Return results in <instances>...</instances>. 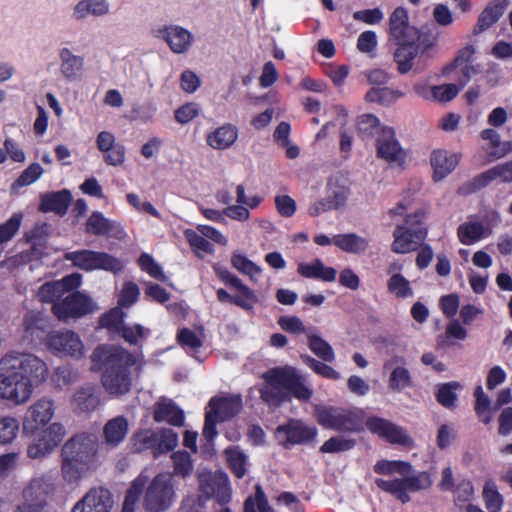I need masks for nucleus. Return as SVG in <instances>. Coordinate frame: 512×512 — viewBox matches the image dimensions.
Here are the masks:
<instances>
[{
  "instance_id": "nucleus-1",
  "label": "nucleus",
  "mask_w": 512,
  "mask_h": 512,
  "mask_svg": "<svg viewBox=\"0 0 512 512\" xmlns=\"http://www.w3.org/2000/svg\"><path fill=\"white\" fill-rule=\"evenodd\" d=\"M49 367L33 353L10 351L0 358V400L22 406L47 381Z\"/></svg>"
},
{
  "instance_id": "nucleus-2",
  "label": "nucleus",
  "mask_w": 512,
  "mask_h": 512,
  "mask_svg": "<svg viewBox=\"0 0 512 512\" xmlns=\"http://www.w3.org/2000/svg\"><path fill=\"white\" fill-rule=\"evenodd\" d=\"M56 403L49 396L35 400L26 410L22 419V433L31 438L27 455L41 459L52 453L63 441L66 428L60 422L51 423L55 417Z\"/></svg>"
},
{
  "instance_id": "nucleus-3",
  "label": "nucleus",
  "mask_w": 512,
  "mask_h": 512,
  "mask_svg": "<svg viewBox=\"0 0 512 512\" xmlns=\"http://www.w3.org/2000/svg\"><path fill=\"white\" fill-rule=\"evenodd\" d=\"M141 496L142 506L146 512L168 510L177 497L172 475L159 473L150 479L148 468L143 469L126 492L122 512H135Z\"/></svg>"
},
{
  "instance_id": "nucleus-4",
  "label": "nucleus",
  "mask_w": 512,
  "mask_h": 512,
  "mask_svg": "<svg viewBox=\"0 0 512 512\" xmlns=\"http://www.w3.org/2000/svg\"><path fill=\"white\" fill-rule=\"evenodd\" d=\"M91 359L103 369L101 382L107 393L121 396L130 391L132 380L129 367L138 364L136 356L122 347L103 345L93 351Z\"/></svg>"
},
{
  "instance_id": "nucleus-5",
  "label": "nucleus",
  "mask_w": 512,
  "mask_h": 512,
  "mask_svg": "<svg viewBox=\"0 0 512 512\" xmlns=\"http://www.w3.org/2000/svg\"><path fill=\"white\" fill-rule=\"evenodd\" d=\"M262 378L260 398L271 408H278L291 398L308 401L313 395L306 379L292 366L271 368Z\"/></svg>"
},
{
  "instance_id": "nucleus-6",
  "label": "nucleus",
  "mask_w": 512,
  "mask_h": 512,
  "mask_svg": "<svg viewBox=\"0 0 512 512\" xmlns=\"http://www.w3.org/2000/svg\"><path fill=\"white\" fill-rule=\"evenodd\" d=\"M44 344L52 355L59 358L79 360L86 353L81 337L70 329L50 331L45 337Z\"/></svg>"
},
{
  "instance_id": "nucleus-7",
  "label": "nucleus",
  "mask_w": 512,
  "mask_h": 512,
  "mask_svg": "<svg viewBox=\"0 0 512 512\" xmlns=\"http://www.w3.org/2000/svg\"><path fill=\"white\" fill-rule=\"evenodd\" d=\"M317 422L326 429L355 432L361 429V419L358 412L328 405L315 408Z\"/></svg>"
},
{
  "instance_id": "nucleus-8",
  "label": "nucleus",
  "mask_w": 512,
  "mask_h": 512,
  "mask_svg": "<svg viewBox=\"0 0 512 512\" xmlns=\"http://www.w3.org/2000/svg\"><path fill=\"white\" fill-rule=\"evenodd\" d=\"M242 407V399L239 395L212 398L209 401L205 415L203 436L211 441L217 435L216 423L225 421L236 415Z\"/></svg>"
},
{
  "instance_id": "nucleus-9",
  "label": "nucleus",
  "mask_w": 512,
  "mask_h": 512,
  "mask_svg": "<svg viewBox=\"0 0 512 512\" xmlns=\"http://www.w3.org/2000/svg\"><path fill=\"white\" fill-rule=\"evenodd\" d=\"M65 259L79 269L85 271L105 270L112 273H119L123 270V262L105 252L92 250H78L65 254Z\"/></svg>"
},
{
  "instance_id": "nucleus-10",
  "label": "nucleus",
  "mask_w": 512,
  "mask_h": 512,
  "mask_svg": "<svg viewBox=\"0 0 512 512\" xmlns=\"http://www.w3.org/2000/svg\"><path fill=\"white\" fill-rule=\"evenodd\" d=\"M97 452V437L92 433H78L64 443L61 457L95 465Z\"/></svg>"
},
{
  "instance_id": "nucleus-11",
  "label": "nucleus",
  "mask_w": 512,
  "mask_h": 512,
  "mask_svg": "<svg viewBox=\"0 0 512 512\" xmlns=\"http://www.w3.org/2000/svg\"><path fill=\"white\" fill-rule=\"evenodd\" d=\"M199 490L206 499L215 497L221 505L231 499V486L227 474L203 469L198 472Z\"/></svg>"
},
{
  "instance_id": "nucleus-12",
  "label": "nucleus",
  "mask_w": 512,
  "mask_h": 512,
  "mask_svg": "<svg viewBox=\"0 0 512 512\" xmlns=\"http://www.w3.org/2000/svg\"><path fill=\"white\" fill-rule=\"evenodd\" d=\"M54 491L53 484L44 477L33 478L24 488L23 502L15 512H42L48 496Z\"/></svg>"
},
{
  "instance_id": "nucleus-13",
  "label": "nucleus",
  "mask_w": 512,
  "mask_h": 512,
  "mask_svg": "<svg viewBox=\"0 0 512 512\" xmlns=\"http://www.w3.org/2000/svg\"><path fill=\"white\" fill-rule=\"evenodd\" d=\"M54 315L60 321L83 317L95 310V303L86 295L76 292L53 304Z\"/></svg>"
},
{
  "instance_id": "nucleus-14",
  "label": "nucleus",
  "mask_w": 512,
  "mask_h": 512,
  "mask_svg": "<svg viewBox=\"0 0 512 512\" xmlns=\"http://www.w3.org/2000/svg\"><path fill=\"white\" fill-rule=\"evenodd\" d=\"M213 270L219 280L226 285L235 288L238 292L236 295H233V304L246 311L254 308L259 299L252 289L245 285L242 280L230 270L218 263L213 265Z\"/></svg>"
},
{
  "instance_id": "nucleus-15",
  "label": "nucleus",
  "mask_w": 512,
  "mask_h": 512,
  "mask_svg": "<svg viewBox=\"0 0 512 512\" xmlns=\"http://www.w3.org/2000/svg\"><path fill=\"white\" fill-rule=\"evenodd\" d=\"M378 157L393 166L401 167L406 160V151L401 147L391 127L383 126L376 138Z\"/></svg>"
},
{
  "instance_id": "nucleus-16",
  "label": "nucleus",
  "mask_w": 512,
  "mask_h": 512,
  "mask_svg": "<svg viewBox=\"0 0 512 512\" xmlns=\"http://www.w3.org/2000/svg\"><path fill=\"white\" fill-rule=\"evenodd\" d=\"M366 427L370 432L378 435L391 444L402 445L408 448L414 446V441L408 435L406 430L387 419L375 416L370 417L366 420Z\"/></svg>"
},
{
  "instance_id": "nucleus-17",
  "label": "nucleus",
  "mask_w": 512,
  "mask_h": 512,
  "mask_svg": "<svg viewBox=\"0 0 512 512\" xmlns=\"http://www.w3.org/2000/svg\"><path fill=\"white\" fill-rule=\"evenodd\" d=\"M366 427L370 432L378 435L391 444L402 445L408 448L414 446V441L408 435L406 430L387 419L375 416L370 417L366 420Z\"/></svg>"
},
{
  "instance_id": "nucleus-18",
  "label": "nucleus",
  "mask_w": 512,
  "mask_h": 512,
  "mask_svg": "<svg viewBox=\"0 0 512 512\" xmlns=\"http://www.w3.org/2000/svg\"><path fill=\"white\" fill-rule=\"evenodd\" d=\"M156 36L163 40L176 55L187 54L194 45V34L183 26L170 24L157 31Z\"/></svg>"
},
{
  "instance_id": "nucleus-19",
  "label": "nucleus",
  "mask_w": 512,
  "mask_h": 512,
  "mask_svg": "<svg viewBox=\"0 0 512 512\" xmlns=\"http://www.w3.org/2000/svg\"><path fill=\"white\" fill-rule=\"evenodd\" d=\"M113 505L114 501L108 489L94 487L75 503L71 512H110Z\"/></svg>"
},
{
  "instance_id": "nucleus-20",
  "label": "nucleus",
  "mask_w": 512,
  "mask_h": 512,
  "mask_svg": "<svg viewBox=\"0 0 512 512\" xmlns=\"http://www.w3.org/2000/svg\"><path fill=\"white\" fill-rule=\"evenodd\" d=\"M59 77L69 83L79 81L85 71V58L75 54L68 46L58 50Z\"/></svg>"
},
{
  "instance_id": "nucleus-21",
  "label": "nucleus",
  "mask_w": 512,
  "mask_h": 512,
  "mask_svg": "<svg viewBox=\"0 0 512 512\" xmlns=\"http://www.w3.org/2000/svg\"><path fill=\"white\" fill-rule=\"evenodd\" d=\"M316 429L299 420H290L276 429V438L284 446L302 444L312 440Z\"/></svg>"
},
{
  "instance_id": "nucleus-22",
  "label": "nucleus",
  "mask_w": 512,
  "mask_h": 512,
  "mask_svg": "<svg viewBox=\"0 0 512 512\" xmlns=\"http://www.w3.org/2000/svg\"><path fill=\"white\" fill-rule=\"evenodd\" d=\"M427 230L425 227H419L411 230L405 226H397L394 230V240L391 244V250L397 254H406L415 251L425 240Z\"/></svg>"
},
{
  "instance_id": "nucleus-23",
  "label": "nucleus",
  "mask_w": 512,
  "mask_h": 512,
  "mask_svg": "<svg viewBox=\"0 0 512 512\" xmlns=\"http://www.w3.org/2000/svg\"><path fill=\"white\" fill-rule=\"evenodd\" d=\"M389 34L396 43L421 40L420 32L409 25L408 13L403 7H397L390 15Z\"/></svg>"
},
{
  "instance_id": "nucleus-24",
  "label": "nucleus",
  "mask_w": 512,
  "mask_h": 512,
  "mask_svg": "<svg viewBox=\"0 0 512 512\" xmlns=\"http://www.w3.org/2000/svg\"><path fill=\"white\" fill-rule=\"evenodd\" d=\"M82 277L78 273L65 276L61 280L47 282L43 284L39 291L38 297L42 302L56 303L66 292L78 288L81 284Z\"/></svg>"
},
{
  "instance_id": "nucleus-25",
  "label": "nucleus",
  "mask_w": 512,
  "mask_h": 512,
  "mask_svg": "<svg viewBox=\"0 0 512 512\" xmlns=\"http://www.w3.org/2000/svg\"><path fill=\"white\" fill-rule=\"evenodd\" d=\"M96 145L103 153L106 164L120 166L124 163L126 149L123 144L116 142V138L111 132H100L96 138Z\"/></svg>"
},
{
  "instance_id": "nucleus-26",
  "label": "nucleus",
  "mask_w": 512,
  "mask_h": 512,
  "mask_svg": "<svg viewBox=\"0 0 512 512\" xmlns=\"http://www.w3.org/2000/svg\"><path fill=\"white\" fill-rule=\"evenodd\" d=\"M461 155L447 150H434L430 156V163L433 168V179L440 181L449 175L459 164Z\"/></svg>"
},
{
  "instance_id": "nucleus-27",
  "label": "nucleus",
  "mask_w": 512,
  "mask_h": 512,
  "mask_svg": "<svg viewBox=\"0 0 512 512\" xmlns=\"http://www.w3.org/2000/svg\"><path fill=\"white\" fill-rule=\"evenodd\" d=\"M129 429V421L125 416L111 418L103 426L104 444L112 449L118 447L127 437Z\"/></svg>"
},
{
  "instance_id": "nucleus-28",
  "label": "nucleus",
  "mask_w": 512,
  "mask_h": 512,
  "mask_svg": "<svg viewBox=\"0 0 512 512\" xmlns=\"http://www.w3.org/2000/svg\"><path fill=\"white\" fill-rule=\"evenodd\" d=\"M111 11L108 0H79L72 8L71 17L80 22L88 17L101 18L107 16Z\"/></svg>"
},
{
  "instance_id": "nucleus-29",
  "label": "nucleus",
  "mask_w": 512,
  "mask_h": 512,
  "mask_svg": "<svg viewBox=\"0 0 512 512\" xmlns=\"http://www.w3.org/2000/svg\"><path fill=\"white\" fill-rule=\"evenodd\" d=\"M239 130L231 123H226L206 136V142L214 150H225L230 148L238 139Z\"/></svg>"
},
{
  "instance_id": "nucleus-30",
  "label": "nucleus",
  "mask_w": 512,
  "mask_h": 512,
  "mask_svg": "<svg viewBox=\"0 0 512 512\" xmlns=\"http://www.w3.org/2000/svg\"><path fill=\"white\" fill-rule=\"evenodd\" d=\"M398 48L394 52V60L398 71L402 74L409 72L413 67V60L418 54L421 40L397 42Z\"/></svg>"
},
{
  "instance_id": "nucleus-31",
  "label": "nucleus",
  "mask_w": 512,
  "mask_h": 512,
  "mask_svg": "<svg viewBox=\"0 0 512 512\" xmlns=\"http://www.w3.org/2000/svg\"><path fill=\"white\" fill-rule=\"evenodd\" d=\"M333 244L341 251L361 255L370 247V240L356 233H342L333 236Z\"/></svg>"
},
{
  "instance_id": "nucleus-32",
  "label": "nucleus",
  "mask_w": 512,
  "mask_h": 512,
  "mask_svg": "<svg viewBox=\"0 0 512 512\" xmlns=\"http://www.w3.org/2000/svg\"><path fill=\"white\" fill-rule=\"evenodd\" d=\"M508 5L507 0H493L481 12L474 33L480 34L493 26L504 14Z\"/></svg>"
},
{
  "instance_id": "nucleus-33",
  "label": "nucleus",
  "mask_w": 512,
  "mask_h": 512,
  "mask_svg": "<svg viewBox=\"0 0 512 512\" xmlns=\"http://www.w3.org/2000/svg\"><path fill=\"white\" fill-rule=\"evenodd\" d=\"M491 234L492 230L477 220L464 222L457 229L458 239L464 245H473Z\"/></svg>"
},
{
  "instance_id": "nucleus-34",
  "label": "nucleus",
  "mask_w": 512,
  "mask_h": 512,
  "mask_svg": "<svg viewBox=\"0 0 512 512\" xmlns=\"http://www.w3.org/2000/svg\"><path fill=\"white\" fill-rule=\"evenodd\" d=\"M154 419L156 422H167L173 426H182L184 414L171 400L163 398L155 405Z\"/></svg>"
},
{
  "instance_id": "nucleus-35",
  "label": "nucleus",
  "mask_w": 512,
  "mask_h": 512,
  "mask_svg": "<svg viewBox=\"0 0 512 512\" xmlns=\"http://www.w3.org/2000/svg\"><path fill=\"white\" fill-rule=\"evenodd\" d=\"M297 271L305 278L319 279L324 282H333L337 275L334 268L325 266L320 259H315L310 263H299Z\"/></svg>"
},
{
  "instance_id": "nucleus-36",
  "label": "nucleus",
  "mask_w": 512,
  "mask_h": 512,
  "mask_svg": "<svg viewBox=\"0 0 512 512\" xmlns=\"http://www.w3.org/2000/svg\"><path fill=\"white\" fill-rule=\"evenodd\" d=\"M86 232L92 235L121 234L122 228L115 222L107 219L101 212H93L86 222Z\"/></svg>"
},
{
  "instance_id": "nucleus-37",
  "label": "nucleus",
  "mask_w": 512,
  "mask_h": 512,
  "mask_svg": "<svg viewBox=\"0 0 512 512\" xmlns=\"http://www.w3.org/2000/svg\"><path fill=\"white\" fill-rule=\"evenodd\" d=\"M94 468L95 465L61 457L62 477L68 484H78Z\"/></svg>"
},
{
  "instance_id": "nucleus-38",
  "label": "nucleus",
  "mask_w": 512,
  "mask_h": 512,
  "mask_svg": "<svg viewBox=\"0 0 512 512\" xmlns=\"http://www.w3.org/2000/svg\"><path fill=\"white\" fill-rule=\"evenodd\" d=\"M249 196L246 195L245 187L242 184L236 187V204L227 206L224 214L231 220L238 222H246L250 218V211L247 210L246 204Z\"/></svg>"
},
{
  "instance_id": "nucleus-39",
  "label": "nucleus",
  "mask_w": 512,
  "mask_h": 512,
  "mask_svg": "<svg viewBox=\"0 0 512 512\" xmlns=\"http://www.w3.org/2000/svg\"><path fill=\"white\" fill-rule=\"evenodd\" d=\"M71 201L72 195L70 191L64 189L43 196L41 206L44 211H53L59 214H65Z\"/></svg>"
},
{
  "instance_id": "nucleus-40",
  "label": "nucleus",
  "mask_w": 512,
  "mask_h": 512,
  "mask_svg": "<svg viewBox=\"0 0 512 512\" xmlns=\"http://www.w3.org/2000/svg\"><path fill=\"white\" fill-rule=\"evenodd\" d=\"M204 332L202 329L197 331L183 328L177 334L178 343L189 353H196L203 346Z\"/></svg>"
},
{
  "instance_id": "nucleus-41",
  "label": "nucleus",
  "mask_w": 512,
  "mask_h": 512,
  "mask_svg": "<svg viewBox=\"0 0 512 512\" xmlns=\"http://www.w3.org/2000/svg\"><path fill=\"white\" fill-rule=\"evenodd\" d=\"M308 346L310 350L319 358L326 362H332L335 359V354L331 345L326 342L315 330L307 332Z\"/></svg>"
},
{
  "instance_id": "nucleus-42",
  "label": "nucleus",
  "mask_w": 512,
  "mask_h": 512,
  "mask_svg": "<svg viewBox=\"0 0 512 512\" xmlns=\"http://www.w3.org/2000/svg\"><path fill=\"white\" fill-rule=\"evenodd\" d=\"M476 398L475 401V412L479 420L488 425L493 419L494 407L491 406V401L488 395L483 391L482 386H477L474 392Z\"/></svg>"
},
{
  "instance_id": "nucleus-43",
  "label": "nucleus",
  "mask_w": 512,
  "mask_h": 512,
  "mask_svg": "<svg viewBox=\"0 0 512 512\" xmlns=\"http://www.w3.org/2000/svg\"><path fill=\"white\" fill-rule=\"evenodd\" d=\"M231 264L237 271L248 276L252 282H257L262 272L260 266L252 262L240 252H234L232 254Z\"/></svg>"
},
{
  "instance_id": "nucleus-44",
  "label": "nucleus",
  "mask_w": 512,
  "mask_h": 512,
  "mask_svg": "<svg viewBox=\"0 0 512 512\" xmlns=\"http://www.w3.org/2000/svg\"><path fill=\"white\" fill-rule=\"evenodd\" d=\"M226 460L228 465L237 478H242L247 471V456L237 446L225 449Z\"/></svg>"
},
{
  "instance_id": "nucleus-45",
  "label": "nucleus",
  "mask_w": 512,
  "mask_h": 512,
  "mask_svg": "<svg viewBox=\"0 0 512 512\" xmlns=\"http://www.w3.org/2000/svg\"><path fill=\"white\" fill-rule=\"evenodd\" d=\"M403 96L399 90L389 87H373L366 93L368 102L379 103L382 105H391Z\"/></svg>"
},
{
  "instance_id": "nucleus-46",
  "label": "nucleus",
  "mask_w": 512,
  "mask_h": 512,
  "mask_svg": "<svg viewBox=\"0 0 512 512\" xmlns=\"http://www.w3.org/2000/svg\"><path fill=\"white\" fill-rule=\"evenodd\" d=\"M72 405L75 410L80 412L94 410L97 405V400L94 396L93 387L85 386L79 388L73 396Z\"/></svg>"
},
{
  "instance_id": "nucleus-47",
  "label": "nucleus",
  "mask_w": 512,
  "mask_h": 512,
  "mask_svg": "<svg viewBox=\"0 0 512 512\" xmlns=\"http://www.w3.org/2000/svg\"><path fill=\"white\" fill-rule=\"evenodd\" d=\"M481 138L488 141L494 149L492 152L495 158H501L512 152V140L502 142L499 133L494 129H484Z\"/></svg>"
},
{
  "instance_id": "nucleus-48",
  "label": "nucleus",
  "mask_w": 512,
  "mask_h": 512,
  "mask_svg": "<svg viewBox=\"0 0 512 512\" xmlns=\"http://www.w3.org/2000/svg\"><path fill=\"white\" fill-rule=\"evenodd\" d=\"M155 457L173 450L178 444V435L172 429L163 428L156 431Z\"/></svg>"
},
{
  "instance_id": "nucleus-49",
  "label": "nucleus",
  "mask_w": 512,
  "mask_h": 512,
  "mask_svg": "<svg viewBox=\"0 0 512 512\" xmlns=\"http://www.w3.org/2000/svg\"><path fill=\"white\" fill-rule=\"evenodd\" d=\"M156 431L152 429H141L134 433L131 438L132 449L136 452L151 450L155 456Z\"/></svg>"
},
{
  "instance_id": "nucleus-50",
  "label": "nucleus",
  "mask_w": 512,
  "mask_h": 512,
  "mask_svg": "<svg viewBox=\"0 0 512 512\" xmlns=\"http://www.w3.org/2000/svg\"><path fill=\"white\" fill-rule=\"evenodd\" d=\"M184 236L197 257L203 258L204 254L214 253V246L200 233L187 229Z\"/></svg>"
},
{
  "instance_id": "nucleus-51",
  "label": "nucleus",
  "mask_w": 512,
  "mask_h": 512,
  "mask_svg": "<svg viewBox=\"0 0 512 512\" xmlns=\"http://www.w3.org/2000/svg\"><path fill=\"white\" fill-rule=\"evenodd\" d=\"M20 424L16 417L4 415L0 417V444L12 443L19 432Z\"/></svg>"
},
{
  "instance_id": "nucleus-52",
  "label": "nucleus",
  "mask_w": 512,
  "mask_h": 512,
  "mask_svg": "<svg viewBox=\"0 0 512 512\" xmlns=\"http://www.w3.org/2000/svg\"><path fill=\"white\" fill-rule=\"evenodd\" d=\"M173 462V474L172 476H179L186 478L190 476L194 470V464L191 456L186 451H176L171 456Z\"/></svg>"
},
{
  "instance_id": "nucleus-53",
  "label": "nucleus",
  "mask_w": 512,
  "mask_h": 512,
  "mask_svg": "<svg viewBox=\"0 0 512 512\" xmlns=\"http://www.w3.org/2000/svg\"><path fill=\"white\" fill-rule=\"evenodd\" d=\"M485 506L490 512H499L503 505V496L499 493L496 484L488 480L483 487Z\"/></svg>"
},
{
  "instance_id": "nucleus-54",
  "label": "nucleus",
  "mask_w": 512,
  "mask_h": 512,
  "mask_svg": "<svg viewBox=\"0 0 512 512\" xmlns=\"http://www.w3.org/2000/svg\"><path fill=\"white\" fill-rule=\"evenodd\" d=\"M374 471L378 474L393 475L395 473L406 475L412 471V466L405 461L381 460L374 465Z\"/></svg>"
},
{
  "instance_id": "nucleus-55",
  "label": "nucleus",
  "mask_w": 512,
  "mask_h": 512,
  "mask_svg": "<svg viewBox=\"0 0 512 512\" xmlns=\"http://www.w3.org/2000/svg\"><path fill=\"white\" fill-rule=\"evenodd\" d=\"M375 483L381 490L396 496L397 499L403 503L410 500L408 494L405 492L403 478L393 480L378 478L375 480Z\"/></svg>"
},
{
  "instance_id": "nucleus-56",
  "label": "nucleus",
  "mask_w": 512,
  "mask_h": 512,
  "mask_svg": "<svg viewBox=\"0 0 512 512\" xmlns=\"http://www.w3.org/2000/svg\"><path fill=\"white\" fill-rule=\"evenodd\" d=\"M245 512H272L265 493L260 485H256L254 496H249L244 503Z\"/></svg>"
},
{
  "instance_id": "nucleus-57",
  "label": "nucleus",
  "mask_w": 512,
  "mask_h": 512,
  "mask_svg": "<svg viewBox=\"0 0 512 512\" xmlns=\"http://www.w3.org/2000/svg\"><path fill=\"white\" fill-rule=\"evenodd\" d=\"M387 289L397 298H409L413 296L410 282L403 275L390 277L387 281Z\"/></svg>"
},
{
  "instance_id": "nucleus-58",
  "label": "nucleus",
  "mask_w": 512,
  "mask_h": 512,
  "mask_svg": "<svg viewBox=\"0 0 512 512\" xmlns=\"http://www.w3.org/2000/svg\"><path fill=\"white\" fill-rule=\"evenodd\" d=\"M44 170L39 163L30 164L22 171L20 176L14 181L12 188L25 187L33 184L43 175Z\"/></svg>"
},
{
  "instance_id": "nucleus-59",
  "label": "nucleus",
  "mask_w": 512,
  "mask_h": 512,
  "mask_svg": "<svg viewBox=\"0 0 512 512\" xmlns=\"http://www.w3.org/2000/svg\"><path fill=\"white\" fill-rule=\"evenodd\" d=\"M355 446V440L345 436L332 437L321 446L323 453H337L352 449Z\"/></svg>"
},
{
  "instance_id": "nucleus-60",
  "label": "nucleus",
  "mask_w": 512,
  "mask_h": 512,
  "mask_svg": "<svg viewBox=\"0 0 512 512\" xmlns=\"http://www.w3.org/2000/svg\"><path fill=\"white\" fill-rule=\"evenodd\" d=\"M121 333L126 342L132 345H138L149 336L150 331L142 325L135 324L122 326Z\"/></svg>"
},
{
  "instance_id": "nucleus-61",
  "label": "nucleus",
  "mask_w": 512,
  "mask_h": 512,
  "mask_svg": "<svg viewBox=\"0 0 512 512\" xmlns=\"http://www.w3.org/2000/svg\"><path fill=\"white\" fill-rule=\"evenodd\" d=\"M461 387L458 382H449L441 385L437 391V400L438 402L447 407H453L457 400L456 391Z\"/></svg>"
},
{
  "instance_id": "nucleus-62",
  "label": "nucleus",
  "mask_w": 512,
  "mask_h": 512,
  "mask_svg": "<svg viewBox=\"0 0 512 512\" xmlns=\"http://www.w3.org/2000/svg\"><path fill=\"white\" fill-rule=\"evenodd\" d=\"M138 264L141 270L146 272L149 276L160 281H166V276L162 270V267L154 260L151 255L143 253L138 259Z\"/></svg>"
},
{
  "instance_id": "nucleus-63",
  "label": "nucleus",
  "mask_w": 512,
  "mask_h": 512,
  "mask_svg": "<svg viewBox=\"0 0 512 512\" xmlns=\"http://www.w3.org/2000/svg\"><path fill=\"white\" fill-rule=\"evenodd\" d=\"M453 492L455 505L459 508H463L473 498L474 487L469 480H462L456 485Z\"/></svg>"
},
{
  "instance_id": "nucleus-64",
  "label": "nucleus",
  "mask_w": 512,
  "mask_h": 512,
  "mask_svg": "<svg viewBox=\"0 0 512 512\" xmlns=\"http://www.w3.org/2000/svg\"><path fill=\"white\" fill-rule=\"evenodd\" d=\"M460 90L459 84L453 83L432 86V100L449 102L458 95Z\"/></svg>"
}]
</instances>
